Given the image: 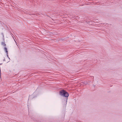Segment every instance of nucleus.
Here are the masks:
<instances>
[{
    "label": "nucleus",
    "mask_w": 122,
    "mask_h": 122,
    "mask_svg": "<svg viewBox=\"0 0 122 122\" xmlns=\"http://www.w3.org/2000/svg\"><path fill=\"white\" fill-rule=\"evenodd\" d=\"M15 42L16 43V42L15 41Z\"/></svg>",
    "instance_id": "8"
},
{
    "label": "nucleus",
    "mask_w": 122,
    "mask_h": 122,
    "mask_svg": "<svg viewBox=\"0 0 122 122\" xmlns=\"http://www.w3.org/2000/svg\"><path fill=\"white\" fill-rule=\"evenodd\" d=\"M3 61H5V59H4V60Z\"/></svg>",
    "instance_id": "7"
},
{
    "label": "nucleus",
    "mask_w": 122,
    "mask_h": 122,
    "mask_svg": "<svg viewBox=\"0 0 122 122\" xmlns=\"http://www.w3.org/2000/svg\"><path fill=\"white\" fill-rule=\"evenodd\" d=\"M7 54V57L9 58V59H10V58H9V56H8V54Z\"/></svg>",
    "instance_id": "5"
},
{
    "label": "nucleus",
    "mask_w": 122,
    "mask_h": 122,
    "mask_svg": "<svg viewBox=\"0 0 122 122\" xmlns=\"http://www.w3.org/2000/svg\"><path fill=\"white\" fill-rule=\"evenodd\" d=\"M4 50L5 51V52L6 53V54H8V52L7 48L5 47L4 48Z\"/></svg>",
    "instance_id": "2"
},
{
    "label": "nucleus",
    "mask_w": 122,
    "mask_h": 122,
    "mask_svg": "<svg viewBox=\"0 0 122 122\" xmlns=\"http://www.w3.org/2000/svg\"><path fill=\"white\" fill-rule=\"evenodd\" d=\"M1 45H2L3 46H5V47L6 46V44L5 43V42H2L1 43Z\"/></svg>",
    "instance_id": "3"
},
{
    "label": "nucleus",
    "mask_w": 122,
    "mask_h": 122,
    "mask_svg": "<svg viewBox=\"0 0 122 122\" xmlns=\"http://www.w3.org/2000/svg\"><path fill=\"white\" fill-rule=\"evenodd\" d=\"M2 35V36H3V38L4 39V35L3 34V33H1Z\"/></svg>",
    "instance_id": "4"
},
{
    "label": "nucleus",
    "mask_w": 122,
    "mask_h": 122,
    "mask_svg": "<svg viewBox=\"0 0 122 122\" xmlns=\"http://www.w3.org/2000/svg\"><path fill=\"white\" fill-rule=\"evenodd\" d=\"M59 94L62 96L64 97H67L66 98V100H64L66 104L67 102L68 97L69 95V94L66 91H65L64 90H62L59 92Z\"/></svg>",
    "instance_id": "1"
},
{
    "label": "nucleus",
    "mask_w": 122,
    "mask_h": 122,
    "mask_svg": "<svg viewBox=\"0 0 122 122\" xmlns=\"http://www.w3.org/2000/svg\"><path fill=\"white\" fill-rule=\"evenodd\" d=\"M12 36L13 37V38H14V37H13V36H12V35L13 36V34H12Z\"/></svg>",
    "instance_id": "6"
}]
</instances>
